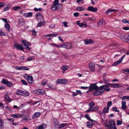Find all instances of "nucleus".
<instances>
[{
	"instance_id": "obj_27",
	"label": "nucleus",
	"mask_w": 129,
	"mask_h": 129,
	"mask_svg": "<svg viewBox=\"0 0 129 129\" xmlns=\"http://www.w3.org/2000/svg\"><path fill=\"white\" fill-rule=\"evenodd\" d=\"M104 82H105L106 84L107 85H102V86H100L99 87V88H100V89H105V88H108L109 87H106L107 86L104 87V86H107V85H109L108 84H110V83H108V81H107V80H106V81H105Z\"/></svg>"
},
{
	"instance_id": "obj_41",
	"label": "nucleus",
	"mask_w": 129,
	"mask_h": 129,
	"mask_svg": "<svg viewBox=\"0 0 129 129\" xmlns=\"http://www.w3.org/2000/svg\"><path fill=\"white\" fill-rule=\"evenodd\" d=\"M94 105V103L92 101H91L89 104V107H92Z\"/></svg>"
},
{
	"instance_id": "obj_11",
	"label": "nucleus",
	"mask_w": 129,
	"mask_h": 129,
	"mask_svg": "<svg viewBox=\"0 0 129 129\" xmlns=\"http://www.w3.org/2000/svg\"><path fill=\"white\" fill-rule=\"evenodd\" d=\"M9 93L8 92L6 94H5L4 99L8 102L9 103H10L12 100V99L8 95Z\"/></svg>"
},
{
	"instance_id": "obj_30",
	"label": "nucleus",
	"mask_w": 129,
	"mask_h": 129,
	"mask_svg": "<svg viewBox=\"0 0 129 129\" xmlns=\"http://www.w3.org/2000/svg\"><path fill=\"white\" fill-rule=\"evenodd\" d=\"M53 121L54 122L55 125H58L59 121L56 118H54L53 120Z\"/></svg>"
},
{
	"instance_id": "obj_4",
	"label": "nucleus",
	"mask_w": 129,
	"mask_h": 129,
	"mask_svg": "<svg viewBox=\"0 0 129 129\" xmlns=\"http://www.w3.org/2000/svg\"><path fill=\"white\" fill-rule=\"evenodd\" d=\"M109 85L107 86H103L106 87H109L110 86L111 88H118L121 87V85L118 84H108Z\"/></svg>"
},
{
	"instance_id": "obj_24",
	"label": "nucleus",
	"mask_w": 129,
	"mask_h": 129,
	"mask_svg": "<svg viewBox=\"0 0 129 129\" xmlns=\"http://www.w3.org/2000/svg\"><path fill=\"white\" fill-rule=\"evenodd\" d=\"M69 68V67L67 66H63L61 68V69L62 70V73H64L66 70H67Z\"/></svg>"
},
{
	"instance_id": "obj_48",
	"label": "nucleus",
	"mask_w": 129,
	"mask_h": 129,
	"mask_svg": "<svg viewBox=\"0 0 129 129\" xmlns=\"http://www.w3.org/2000/svg\"><path fill=\"white\" fill-rule=\"evenodd\" d=\"M103 19L100 20L98 23L99 25H101L103 24Z\"/></svg>"
},
{
	"instance_id": "obj_42",
	"label": "nucleus",
	"mask_w": 129,
	"mask_h": 129,
	"mask_svg": "<svg viewBox=\"0 0 129 129\" xmlns=\"http://www.w3.org/2000/svg\"><path fill=\"white\" fill-rule=\"evenodd\" d=\"M20 6H16V7H14L12 9L15 11H16L18 9H20Z\"/></svg>"
},
{
	"instance_id": "obj_35",
	"label": "nucleus",
	"mask_w": 129,
	"mask_h": 129,
	"mask_svg": "<svg viewBox=\"0 0 129 129\" xmlns=\"http://www.w3.org/2000/svg\"><path fill=\"white\" fill-rule=\"evenodd\" d=\"M112 102L111 101H110L107 104V106H108V107H107V111H109V107L110 106H111L112 105Z\"/></svg>"
},
{
	"instance_id": "obj_46",
	"label": "nucleus",
	"mask_w": 129,
	"mask_h": 129,
	"mask_svg": "<svg viewBox=\"0 0 129 129\" xmlns=\"http://www.w3.org/2000/svg\"><path fill=\"white\" fill-rule=\"evenodd\" d=\"M85 118H86L88 120H91L90 119L89 115V114H86L85 115Z\"/></svg>"
},
{
	"instance_id": "obj_1",
	"label": "nucleus",
	"mask_w": 129,
	"mask_h": 129,
	"mask_svg": "<svg viewBox=\"0 0 129 129\" xmlns=\"http://www.w3.org/2000/svg\"><path fill=\"white\" fill-rule=\"evenodd\" d=\"M109 124H106L105 126L108 129H117L116 127V124L113 120H110L109 121Z\"/></svg>"
},
{
	"instance_id": "obj_44",
	"label": "nucleus",
	"mask_w": 129,
	"mask_h": 129,
	"mask_svg": "<svg viewBox=\"0 0 129 129\" xmlns=\"http://www.w3.org/2000/svg\"><path fill=\"white\" fill-rule=\"evenodd\" d=\"M113 9H109L108 10L105 12V13L106 14H108L111 12H113Z\"/></svg>"
},
{
	"instance_id": "obj_3",
	"label": "nucleus",
	"mask_w": 129,
	"mask_h": 129,
	"mask_svg": "<svg viewBox=\"0 0 129 129\" xmlns=\"http://www.w3.org/2000/svg\"><path fill=\"white\" fill-rule=\"evenodd\" d=\"M73 45L72 44L68 42L64 43L61 44V47L68 50L71 49Z\"/></svg>"
},
{
	"instance_id": "obj_51",
	"label": "nucleus",
	"mask_w": 129,
	"mask_h": 129,
	"mask_svg": "<svg viewBox=\"0 0 129 129\" xmlns=\"http://www.w3.org/2000/svg\"><path fill=\"white\" fill-rule=\"evenodd\" d=\"M117 124V125H121L122 124V121L120 120H117L116 121Z\"/></svg>"
},
{
	"instance_id": "obj_64",
	"label": "nucleus",
	"mask_w": 129,
	"mask_h": 129,
	"mask_svg": "<svg viewBox=\"0 0 129 129\" xmlns=\"http://www.w3.org/2000/svg\"><path fill=\"white\" fill-rule=\"evenodd\" d=\"M55 25L54 24H52L50 25L49 26V27L51 28H52L55 27Z\"/></svg>"
},
{
	"instance_id": "obj_53",
	"label": "nucleus",
	"mask_w": 129,
	"mask_h": 129,
	"mask_svg": "<svg viewBox=\"0 0 129 129\" xmlns=\"http://www.w3.org/2000/svg\"><path fill=\"white\" fill-rule=\"evenodd\" d=\"M63 26L66 27H68V23L66 21H64L62 22Z\"/></svg>"
},
{
	"instance_id": "obj_56",
	"label": "nucleus",
	"mask_w": 129,
	"mask_h": 129,
	"mask_svg": "<svg viewBox=\"0 0 129 129\" xmlns=\"http://www.w3.org/2000/svg\"><path fill=\"white\" fill-rule=\"evenodd\" d=\"M22 70H28L29 69L27 67H22Z\"/></svg>"
},
{
	"instance_id": "obj_16",
	"label": "nucleus",
	"mask_w": 129,
	"mask_h": 129,
	"mask_svg": "<svg viewBox=\"0 0 129 129\" xmlns=\"http://www.w3.org/2000/svg\"><path fill=\"white\" fill-rule=\"evenodd\" d=\"M4 27L6 30L9 32L12 30L10 27V25L8 23H6Z\"/></svg>"
},
{
	"instance_id": "obj_61",
	"label": "nucleus",
	"mask_w": 129,
	"mask_h": 129,
	"mask_svg": "<svg viewBox=\"0 0 129 129\" xmlns=\"http://www.w3.org/2000/svg\"><path fill=\"white\" fill-rule=\"evenodd\" d=\"M47 86L49 88L51 89H53V85H52L50 83L49 84L47 85Z\"/></svg>"
},
{
	"instance_id": "obj_52",
	"label": "nucleus",
	"mask_w": 129,
	"mask_h": 129,
	"mask_svg": "<svg viewBox=\"0 0 129 129\" xmlns=\"http://www.w3.org/2000/svg\"><path fill=\"white\" fill-rule=\"evenodd\" d=\"M42 9L40 8L38 9L37 8H34V11L36 12L38 11H41L42 10Z\"/></svg>"
},
{
	"instance_id": "obj_17",
	"label": "nucleus",
	"mask_w": 129,
	"mask_h": 129,
	"mask_svg": "<svg viewBox=\"0 0 129 129\" xmlns=\"http://www.w3.org/2000/svg\"><path fill=\"white\" fill-rule=\"evenodd\" d=\"M122 106L121 107V109L123 110H125L126 109V102L124 101H123L122 102Z\"/></svg>"
},
{
	"instance_id": "obj_50",
	"label": "nucleus",
	"mask_w": 129,
	"mask_h": 129,
	"mask_svg": "<svg viewBox=\"0 0 129 129\" xmlns=\"http://www.w3.org/2000/svg\"><path fill=\"white\" fill-rule=\"evenodd\" d=\"M93 111H96L98 110L99 109L98 106H95L92 107Z\"/></svg>"
},
{
	"instance_id": "obj_32",
	"label": "nucleus",
	"mask_w": 129,
	"mask_h": 129,
	"mask_svg": "<svg viewBox=\"0 0 129 129\" xmlns=\"http://www.w3.org/2000/svg\"><path fill=\"white\" fill-rule=\"evenodd\" d=\"M22 96H27L29 95L28 93L25 91H22Z\"/></svg>"
},
{
	"instance_id": "obj_12",
	"label": "nucleus",
	"mask_w": 129,
	"mask_h": 129,
	"mask_svg": "<svg viewBox=\"0 0 129 129\" xmlns=\"http://www.w3.org/2000/svg\"><path fill=\"white\" fill-rule=\"evenodd\" d=\"M41 113L40 112H35L32 116V119H34L39 117L41 115Z\"/></svg>"
},
{
	"instance_id": "obj_31",
	"label": "nucleus",
	"mask_w": 129,
	"mask_h": 129,
	"mask_svg": "<svg viewBox=\"0 0 129 129\" xmlns=\"http://www.w3.org/2000/svg\"><path fill=\"white\" fill-rule=\"evenodd\" d=\"M35 58V57L34 56H32L31 57H28L27 60L28 61H30L32 60H34Z\"/></svg>"
},
{
	"instance_id": "obj_38",
	"label": "nucleus",
	"mask_w": 129,
	"mask_h": 129,
	"mask_svg": "<svg viewBox=\"0 0 129 129\" xmlns=\"http://www.w3.org/2000/svg\"><path fill=\"white\" fill-rule=\"evenodd\" d=\"M45 23V22L44 21L40 22L37 24V26L39 27H40L42 25H44Z\"/></svg>"
},
{
	"instance_id": "obj_20",
	"label": "nucleus",
	"mask_w": 129,
	"mask_h": 129,
	"mask_svg": "<svg viewBox=\"0 0 129 129\" xmlns=\"http://www.w3.org/2000/svg\"><path fill=\"white\" fill-rule=\"evenodd\" d=\"M33 13L32 12H29L27 13H24L23 16L26 18L29 17H31L32 16Z\"/></svg>"
},
{
	"instance_id": "obj_62",
	"label": "nucleus",
	"mask_w": 129,
	"mask_h": 129,
	"mask_svg": "<svg viewBox=\"0 0 129 129\" xmlns=\"http://www.w3.org/2000/svg\"><path fill=\"white\" fill-rule=\"evenodd\" d=\"M7 120L10 122H13L14 121V119L13 118H8Z\"/></svg>"
},
{
	"instance_id": "obj_60",
	"label": "nucleus",
	"mask_w": 129,
	"mask_h": 129,
	"mask_svg": "<svg viewBox=\"0 0 129 129\" xmlns=\"http://www.w3.org/2000/svg\"><path fill=\"white\" fill-rule=\"evenodd\" d=\"M21 81L23 84L24 85H27V82L24 80H21Z\"/></svg>"
},
{
	"instance_id": "obj_14",
	"label": "nucleus",
	"mask_w": 129,
	"mask_h": 129,
	"mask_svg": "<svg viewBox=\"0 0 129 129\" xmlns=\"http://www.w3.org/2000/svg\"><path fill=\"white\" fill-rule=\"evenodd\" d=\"M94 66V64L91 62H90L89 65V68L93 72L95 70Z\"/></svg>"
},
{
	"instance_id": "obj_49",
	"label": "nucleus",
	"mask_w": 129,
	"mask_h": 129,
	"mask_svg": "<svg viewBox=\"0 0 129 129\" xmlns=\"http://www.w3.org/2000/svg\"><path fill=\"white\" fill-rule=\"evenodd\" d=\"M57 6L58 9H60L62 8L63 6L61 4H58L57 5Z\"/></svg>"
},
{
	"instance_id": "obj_34",
	"label": "nucleus",
	"mask_w": 129,
	"mask_h": 129,
	"mask_svg": "<svg viewBox=\"0 0 129 129\" xmlns=\"http://www.w3.org/2000/svg\"><path fill=\"white\" fill-rule=\"evenodd\" d=\"M76 10L78 11H84L85 10V9L84 7H78L76 8Z\"/></svg>"
},
{
	"instance_id": "obj_40",
	"label": "nucleus",
	"mask_w": 129,
	"mask_h": 129,
	"mask_svg": "<svg viewBox=\"0 0 129 129\" xmlns=\"http://www.w3.org/2000/svg\"><path fill=\"white\" fill-rule=\"evenodd\" d=\"M6 35L5 33L2 30L0 29V36H6Z\"/></svg>"
},
{
	"instance_id": "obj_9",
	"label": "nucleus",
	"mask_w": 129,
	"mask_h": 129,
	"mask_svg": "<svg viewBox=\"0 0 129 129\" xmlns=\"http://www.w3.org/2000/svg\"><path fill=\"white\" fill-rule=\"evenodd\" d=\"M34 91L38 94L43 95L45 92L44 89H36Z\"/></svg>"
},
{
	"instance_id": "obj_37",
	"label": "nucleus",
	"mask_w": 129,
	"mask_h": 129,
	"mask_svg": "<svg viewBox=\"0 0 129 129\" xmlns=\"http://www.w3.org/2000/svg\"><path fill=\"white\" fill-rule=\"evenodd\" d=\"M8 81L6 80L5 79L3 78L1 81L2 84H4L6 85L7 82Z\"/></svg>"
},
{
	"instance_id": "obj_18",
	"label": "nucleus",
	"mask_w": 129,
	"mask_h": 129,
	"mask_svg": "<svg viewBox=\"0 0 129 129\" xmlns=\"http://www.w3.org/2000/svg\"><path fill=\"white\" fill-rule=\"evenodd\" d=\"M84 43L85 44L89 45L91 44L93 42V41L91 39H86L84 40Z\"/></svg>"
},
{
	"instance_id": "obj_5",
	"label": "nucleus",
	"mask_w": 129,
	"mask_h": 129,
	"mask_svg": "<svg viewBox=\"0 0 129 129\" xmlns=\"http://www.w3.org/2000/svg\"><path fill=\"white\" fill-rule=\"evenodd\" d=\"M95 123V121L92 120H90L87 123V127L89 128H91Z\"/></svg>"
},
{
	"instance_id": "obj_33",
	"label": "nucleus",
	"mask_w": 129,
	"mask_h": 129,
	"mask_svg": "<svg viewBox=\"0 0 129 129\" xmlns=\"http://www.w3.org/2000/svg\"><path fill=\"white\" fill-rule=\"evenodd\" d=\"M50 45L51 46H53L57 48H60L61 47V44L58 45L56 44H54L53 43H51L50 44Z\"/></svg>"
},
{
	"instance_id": "obj_36",
	"label": "nucleus",
	"mask_w": 129,
	"mask_h": 129,
	"mask_svg": "<svg viewBox=\"0 0 129 129\" xmlns=\"http://www.w3.org/2000/svg\"><path fill=\"white\" fill-rule=\"evenodd\" d=\"M22 91L23 90H19L16 92V93L17 94L19 95L22 96Z\"/></svg>"
},
{
	"instance_id": "obj_45",
	"label": "nucleus",
	"mask_w": 129,
	"mask_h": 129,
	"mask_svg": "<svg viewBox=\"0 0 129 129\" xmlns=\"http://www.w3.org/2000/svg\"><path fill=\"white\" fill-rule=\"evenodd\" d=\"M126 99H129V96H124L122 97V100H125Z\"/></svg>"
},
{
	"instance_id": "obj_23",
	"label": "nucleus",
	"mask_w": 129,
	"mask_h": 129,
	"mask_svg": "<svg viewBox=\"0 0 129 129\" xmlns=\"http://www.w3.org/2000/svg\"><path fill=\"white\" fill-rule=\"evenodd\" d=\"M22 43L24 45V46H29L30 45V43L25 40H23L22 41Z\"/></svg>"
},
{
	"instance_id": "obj_25",
	"label": "nucleus",
	"mask_w": 129,
	"mask_h": 129,
	"mask_svg": "<svg viewBox=\"0 0 129 129\" xmlns=\"http://www.w3.org/2000/svg\"><path fill=\"white\" fill-rule=\"evenodd\" d=\"M4 126V121L3 119L0 118V128L2 129Z\"/></svg>"
},
{
	"instance_id": "obj_21",
	"label": "nucleus",
	"mask_w": 129,
	"mask_h": 129,
	"mask_svg": "<svg viewBox=\"0 0 129 129\" xmlns=\"http://www.w3.org/2000/svg\"><path fill=\"white\" fill-rule=\"evenodd\" d=\"M18 22L21 25H24L25 24V21L22 18L19 19L18 20Z\"/></svg>"
},
{
	"instance_id": "obj_7",
	"label": "nucleus",
	"mask_w": 129,
	"mask_h": 129,
	"mask_svg": "<svg viewBox=\"0 0 129 129\" xmlns=\"http://www.w3.org/2000/svg\"><path fill=\"white\" fill-rule=\"evenodd\" d=\"M14 46L17 50H23L24 49V48L22 47V45L18 43L15 44L14 45Z\"/></svg>"
},
{
	"instance_id": "obj_54",
	"label": "nucleus",
	"mask_w": 129,
	"mask_h": 129,
	"mask_svg": "<svg viewBox=\"0 0 129 129\" xmlns=\"http://www.w3.org/2000/svg\"><path fill=\"white\" fill-rule=\"evenodd\" d=\"M29 118V115H28L25 116L23 118V119L24 121L26 120H27V119Z\"/></svg>"
},
{
	"instance_id": "obj_57",
	"label": "nucleus",
	"mask_w": 129,
	"mask_h": 129,
	"mask_svg": "<svg viewBox=\"0 0 129 129\" xmlns=\"http://www.w3.org/2000/svg\"><path fill=\"white\" fill-rule=\"evenodd\" d=\"M29 76H28L27 74H25L23 75V77L25 79H26L27 80L29 77Z\"/></svg>"
},
{
	"instance_id": "obj_15",
	"label": "nucleus",
	"mask_w": 129,
	"mask_h": 129,
	"mask_svg": "<svg viewBox=\"0 0 129 129\" xmlns=\"http://www.w3.org/2000/svg\"><path fill=\"white\" fill-rule=\"evenodd\" d=\"M46 127V124L44 123H43L40 125L37 126L36 129H44Z\"/></svg>"
},
{
	"instance_id": "obj_29",
	"label": "nucleus",
	"mask_w": 129,
	"mask_h": 129,
	"mask_svg": "<svg viewBox=\"0 0 129 129\" xmlns=\"http://www.w3.org/2000/svg\"><path fill=\"white\" fill-rule=\"evenodd\" d=\"M121 62L119 60V59L117 61L114 62L112 64V66H115L119 64Z\"/></svg>"
},
{
	"instance_id": "obj_22",
	"label": "nucleus",
	"mask_w": 129,
	"mask_h": 129,
	"mask_svg": "<svg viewBox=\"0 0 129 129\" xmlns=\"http://www.w3.org/2000/svg\"><path fill=\"white\" fill-rule=\"evenodd\" d=\"M33 78L31 76H29V77L27 79V82L30 84H31L33 82Z\"/></svg>"
},
{
	"instance_id": "obj_10",
	"label": "nucleus",
	"mask_w": 129,
	"mask_h": 129,
	"mask_svg": "<svg viewBox=\"0 0 129 129\" xmlns=\"http://www.w3.org/2000/svg\"><path fill=\"white\" fill-rule=\"evenodd\" d=\"M87 10L89 11L95 12H97L98 9L96 7H93L92 6H89L87 9Z\"/></svg>"
},
{
	"instance_id": "obj_28",
	"label": "nucleus",
	"mask_w": 129,
	"mask_h": 129,
	"mask_svg": "<svg viewBox=\"0 0 129 129\" xmlns=\"http://www.w3.org/2000/svg\"><path fill=\"white\" fill-rule=\"evenodd\" d=\"M67 123H63L59 125L58 128H59L61 129L63 127L67 126Z\"/></svg>"
},
{
	"instance_id": "obj_43",
	"label": "nucleus",
	"mask_w": 129,
	"mask_h": 129,
	"mask_svg": "<svg viewBox=\"0 0 129 129\" xmlns=\"http://www.w3.org/2000/svg\"><path fill=\"white\" fill-rule=\"evenodd\" d=\"M47 82V81L46 79H44L42 81L41 84L42 85H44L46 84Z\"/></svg>"
},
{
	"instance_id": "obj_39",
	"label": "nucleus",
	"mask_w": 129,
	"mask_h": 129,
	"mask_svg": "<svg viewBox=\"0 0 129 129\" xmlns=\"http://www.w3.org/2000/svg\"><path fill=\"white\" fill-rule=\"evenodd\" d=\"M6 85H7L9 87H11L12 85V83L11 82L8 81Z\"/></svg>"
},
{
	"instance_id": "obj_63",
	"label": "nucleus",
	"mask_w": 129,
	"mask_h": 129,
	"mask_svg": "<svg viewBox=\"0 0 129 129\" xmlns=\"http://www.w3.org/2000/svg\"><path fill=\"white\" fill-rule=\"evenodd\" d=\"M32 34L33 36H35L36 34V32L35 31L34 29L32 31Z\"/></svg>"
},
{
	"instance_id": "obj_59",
	"label": "nucleus",
	"mask_w": 129,
	"mask_h": 129,
	"mask_svg": "<svg viewBox=\"0 0 129 129\" xmlns=\"http://www.w3.org/2000/svg\"><path fill=\"white\" fill-rule=\"evenodd\" d=\"M74 16L75 17H78L79 15V13L77 12L73 14Z\"/></svg>"
},
{
	"instance_id": "obj_19",
	"label": "nucleus",
	"mask_w": 129,
	"mask_h": 129,
	"mask_svg": "<svg viewBox=\"0 0 129 129\" xmlns=\"http://www.w3.org/2000/svg\"><path fill=\"white\" fill-rule=\"evenodd\" d=\"M99 87L96 85V84H90L89 89H99Z\"/></svg>"
},
{
	"instance_id": "obj_26",
	"label": "nucleus",
	"mask_w": 129,
	"mask_h": 129,
	"mask_svg": "<svg viewBox=\"0 0 129 129\" xmlns=\"http://www.w3.org/2000/svg\"><path fill=\"white\" fill-rule=\"evenodd\" d=\"M51 9L52 11H55L57 9V5L53 4L51 7Z\"/></svg>"
},
{
	"instance_id": "obj_13",
	"label": "nucleus",
	"mask_w": 129,
	"mask_h": 129,
	"mask_svg": "<svg viewBox=\"0 0 129 129\" xmlns=\"http://www.w3.org/2000/svg\"><path fill=\"white\" fill-rule=\"evenodd\" d=\"M23 115L22 114H18L17 113H14L11 115L12 117L14 118H18L20 117H22Z\"/></svg>"
},
{
	"instance_id": "obj_6",
	"label": "nucleus",
	"mask_w": 129,
	"mask_h": 129,
	"mask_svg": "<svg viewBox=\"0 0 129 129\" xmlns=\"http://www.w3.org/2000/svg\"><path fill=\"white\" fill-rule=\"evenodd\" d=\"M36 17L38 21H42L43 20L42 15L41 13H37L36 15Z\"/></svg>"
},
{
	"instance_id": "obj_2",
	"label": "nucleus",
	"mask_w": 129,
	"mask_h": 129,
	"mask_svg": "<svg viewBox=\"0 0 129 129\" xmlns=\"http://www.w3.org/2000/svg\"><path fill=\"white\" fill-rule=\"evenodd\" d=\"M89 91H91L92 89H89ZM94 90L93 93L94 95L97 96L103 93L104 92L106 91H109L110 89H93Z\"/></svg>"
},
{
	"instance_id": "obj_58",
	"label": "nucleus",
	"mask_w": 129,
	"mask_h": 129,
	"mask_svg": "<svg viewBox=\"0 0 129 129\" xmlns=\"http://www.w3.org/2000/svg\"><path fill=\"white\" fill-rule=\"evenodd\" d=\"M108 112V111H107V108L105 107L103 109V113L104 114H105L106 112Z\"/></svg>"
},
{
	"instance_id": "obj_55",
	"label": "nucleus",
	"mask_w": 129,
	"mask_h": 129,
	"mask_svg": "<svg viewBox=\"0 0 129 129\" xmlns=\"http://www.w3.org/2000/svg\"><path fill=\"white\" fill-rule=\"evenodd\" d=\"M112 110L114 111L117 112H119V111L117 110V108L115 107H113V108Z\"/></svg>"
},
{
	"instance_id": "obj_8",
	"label": "nucleus",
	"mask_w": 129,
	"mask_h": 129,
	"mask_svg": "<svg viewBox=\"0 0 129 129\" xmlns=\"http://www.w3.org/2000/svg\"><path fill=\"white\" fill-rule=\"evenodd\" d=\"M56 82L57 84H65L68 82V81L64 79H57Z\"/></svg>"
},
{
	"instance_id": "obj_47",
	"label": "nucleus",
	"mask_w": 129,
	"mask_h": 129,
	"mask_svg": "<svg viewBox=\"0 0 129 129\" xmlns=\"http://www.w3.org/2000/svg\"><path fill=\"white\" fill-rule=\"evenodd\" d=\"M84 2L83 0H77L76 1L77 3L79 4H80V3L81 4H82Z\"/></svg>"
}]
</instances>
